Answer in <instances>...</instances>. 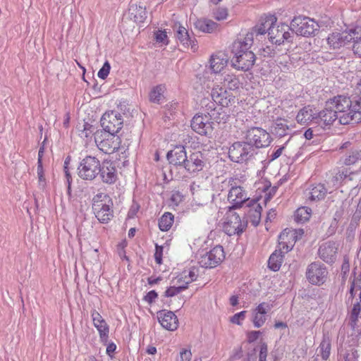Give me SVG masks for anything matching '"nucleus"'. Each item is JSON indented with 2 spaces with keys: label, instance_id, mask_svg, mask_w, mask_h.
Returning <instances> with one entry per match:
<instances>
[{
  "label": "nucleus",
  "instance_id": "1",
  "mask_svg": "<svg viewBox=\"0 0 361 361\" xmlns=\"http://www.w3.org/2000/svg\"><path fill=\"white\" fill-rule=\"evenodd\" d=\"M264 25V24H260V26L255 25L243 38L240 37L235 40L230 47L233 56H236L238 54L243 56L247 52H253L251 48L254 43V36L266 33Z\"/></svg>",
  "mask_w": 361,
  "mask_h": 361
},
{
  "label": "nucleus",
  "instance_id": "2",
  "mask_svg": "<svg viewBox=\"0 0 361 361\" xmlns=\"http://www.w3.org/2000/svg\"><path fill=\"white\" fill-rule=\"evenodd\" d=\"M92 210L102 224H107L114 216L113 201L104 193L97 194L92 198Z\"/></svg>",
  "mask_w": 361,
  "mask_h": 361
},
{
  "label": "nucleus",
  "instance_id": "3",
  "mask_svg": "<svg viewBox=\"0 0 361 361\" xmlns=\"http://www.w3.org/2000/svg\"><path fill=\"white\" fill-rule=\"evenodd\" d=\"M345 29L341 32H333L328 38V44L334 49H339L351 42L354 38L361 36V26L354 24H344Z\"/></svg>",
  "mask_w": 361,
  "mask_h": 361
},
{
  "label": "nucleus",
  "instance_id": "4",
  "mask_svg": "<svg viewBox=\"0 0 361 361\" xmlns=\"http://www.w3.org/2000/svg\"><path fill=\"white\" fill-rule=\"evenodd\" d=\"M257 154L255 147H252L246 140L235 142L228 149L229 159L238 164L248 161Z\"/></svg>",
  "mask_w": 361,
  "mask_h": 361
},
{
  "label": "nucleus",
  "instance_id": "5",
  "mask_svg": "<svg viewBox=\"0 0 361 361\" xmlns=\"http://www.w3.org/2000/svg\"><path fill=\"white\" fill-rule=\"evenodd\" d=\"M100 161L95 157L86 156L78 166V175L82 180H92L99 173Z\"/></svg>",
  "mask_w": 361,
  "mask_h": 361
},
{
  "label": "nucleus",
  "instance_id": "6",
  "mask_svg": "<svg viewBox=\"0 0 361 361\" xmlns=\"http://www.w3.org/2000/svg\"><path fill=\"white\" fill-rule=\"evenodd\" d=\"M245 140L252 147H255V150L257 151L269 146L272 138L266 130L260 127H251L245 133Z\"/></svg>",
  "mask_w": 361,
  "mask_h": 361
},
{
  "label": "nucleus",
  "instance_id": "7",
  "mask_svg": "<svg viewBox=\"0 0 361 361\" xmlns=\"http://www.w3.org/2000/svg\"><path fill=\"white\" fill-rule=\"evenodd\" d=\"M238 179L231 178L228 180V186L230 190L228 194V201L231 204V206L228 207L231 209H240L243 207L244 203L249 202L250 198L247 197L246 191L243 187L238 185Z\"/></svg>",
  "mask_w": 361,
  "mask_h": 361
},
{
  "label": "nucleus",
  "instance_id": "8",
  "mask_svg": "<svg viewBox=\"0 0 361 361\" xmlns=\"http://www.w3.org/2000/svg\"><path fill=\"white\" fill-rule=\"evenodd\" d=\"M234 209L228 208L226 221L223 226L224 231L228 235H240L247 226V221L242 220Z\"/></svg>",
  "mask_w": 361,
  "mask_h": 361
},
{
  "label": "nucleus",
  "instance_id": "9",
  "mask_svg": "<svg viewBox=\"0 0 361 361\" xmlns=\"http://www.w3.org/2000/svg\"><path fill=\"white\" fill-rule=\"evenodd\" d=\"M94 140L99 149L105 154L114 153L120 148L121 138L116 134L97 130Z\"/></svg>",
  "mask_w": 361,
  "mask_h": 361
},
{
  "label": "nucleus",
  "instance_id": "10",
  "mask_svg": "<svg viewBox=\"0 0 361 361\" xmlns=\"http://www.w3.org/2000/svg\"><path fill=\"white\" fill-rule=\"evenodd\" d=\"M328 271L326 266L319 262H314L307 267L305 276L310 283L314 286L323 285L327 279Z\"/></svg>",
  "mask_w": 361,
  "mask_h": 361
},
{
  "label": "nucleus",
  "instance_id": "11",
  "mask_svg": "<svg viewBox=\"0 0 361 361\" xmlns=\"http://www.w3.org/2000/svg\"><path fill=\"white\" fill-rule=\"evenodd\" d=\"M101 126L105 133L117 134L123 128V119L117 112L111 111L105 113L101 118Z\"/></svg>",
  "mask_w": 361,
  "mask_h": 361
},
{
  "label": "nucleus",
  "instance_id": "12",
  "mask_svg": "<svg viewBox=\"0 0 361 361\" xmlns=\"http://www.w3.org/2000/svg\"><path fill=\"white\" fill-rule=\"evenodd\" d=\"M224 258L225 254L223 247L217 245L204 255H201L198 262L202 267L212 269L217 267Z\"/></svg>",
  "mask_w": 361,
  "mask_h": 361
},
{
  "label": "nucleus",
  "instance_id": "13",
  "mask_svg": "<svg viewBox=\"0 0 361 361\" xmlns=\"http://www.w3.org/2000/svg\"><path fill=\"white\" fill-rule=\"evenodd\" d=\"M190 126L195 133L207 137H210L214 130L213 122L207 115H203V114L194 116Z\"/></svg>",
  "mask_w": 361,
  "mask_h": 361
},
{
  "label": "nucleus",
  "instance_id": "14",
  "mask_svg": "<svg viewBox=\"0 0 361 361\" xmlns=\"http://www.w3.org/2000/svg\"><path fill=\"white\" fill-rule=\"evenodd\" d=\"M206 160V157L202 152H193L189 156L187 155L183 169L190 174L196 173L204 169Z\"/></svg>",
  "mask_w": 361,
  "mask_h": 361
},
{
  "label": "nucleus",
  "instance_id": "15",
  "mask_svg": "<svg viewBox=\"0 0 361 361\" xmlns=\"http://www.w3.org/2000/svg\"><path fill=\"white\" fill-rule=\"evenodd\" d=\"M331 104L332 102L326 101L324 108L317 112L316 124L323 128H329L336 119L339 120L340 115L336 114L331 106Z\"/></svg>",
  "mask_w": 361,
  "mask_h": 361
},
{
  "label": "nucleus",
  "instance_id": "16",
  "mask_svg": "<svg viewBox=\"0 0 361 361\" xmlns=\"http://www.w3.org/2000/svg\"><path fill=\"white\" fill-rule=\"evenodd\" d=\"M99 171V175L104 183L111 185L118 180V170L114 161L106 159L104 160L101 163Z\"/></svg>",
  "mask_w": 361,
  "mask_h": 361
},
{
  "label": "nucleus",
  "instance_id": "17",
  "mask_svg": "<svg viewBox=\"0 0 361 361\" xmlns=\"http://www.w3.org/2000/svg\"><path fill=\"white\" fill-rule=\"evenodd\" d=\"M187 157L185 147L183 145H176L166 154V159L170 166L183 169Z\"/></svg>",
  "mask_w": 361,
  "mask_h": 361
},
{
  "label": "nucleus",
  "instance_id": "18",
  "mask_svg": "<svg viewBox=\"0 0 361 361\" xmlns=\"http://www.w3.org/2000/svg\"><path fill=\"white\" fill-rule=\"evenodd\" d=\"M256 56L254 52H247L241 56L238 54L231 58V62L233 68L243 71H250L255 65Z\"/></svg>",
  "mask_w": 361,
  "mask_h": 361
},
{
  "label": "nucleus",
  "instance_id": "19",
  "mask_svg": "<svg viewBox=\"0 0 361 361\" xmlns=\"http://www.w3.org/2000/svg\"><path fill=\"white\" fill-rule=\"evenodd\" d=\"M258 199H253L249 201L244 207V214L246 216L245 221H250L255 226H257L260 222L262 208L257 203Z\"/></svg>",
  "mask_w": 361,
  "mask_h": 361
},
{
  "label": "nucleus",
  "instance_id": "20",
  "mask_svg": "<svg viewBox=\"0 0 361 361\" xmlns=\"http://www.w3.org/2000/svg\"><path fill=\"white\" fill-rule=\"evenodd\" d=\"M338 247L334 241H327L320 245L318 255L321 259L327 264H333L336 259Z\"/></svg>",
  "mask_w": 361,
  "mask_h": 361
},
{
  "label": "nucleus",
  "instance_id": "21",
  "mask_svg": "<svg viewBox=\"0 0 361 361\" xmlns=\"http://www.w3.org/2000/svg\"><path fill=\"white\" fill-rule=\"evenodd\" d=\"M211 96L214 102L222 107H227L235 102V97L219 85L212 88Z\"/></svg>",
  "mask_w": 361,
  "mask_h": 361
},
{
  "label": "nucleus",
  "instance_id": "22",
  "mask_svg": "<svg viewBox=\"0 0 361 361\" xmlns=\"http://www.w3.org/2000/svg\"><path fill=\"white\" fill-rule=\"evenodd\" d=\"M328 102H332L331 106L334 109L338 115L347 114L353 109L352 101L348 97L338 95L332 99L327 100Z\"/></svg>",
  "mask_w": 361,
  "mask_h": 361
},
{
  "label": "nucleus",
  "instance_id": "23",
  "mask_svg": "<svg viewBox=\"0 0 361 361\" xmlns=\"http://www.w3.org/2000/svg\"><path fill=\"white\" fill-rule=\"evenodd\" d=\"M157 319L161 325L169 331H174L178 328V319L172 311L166 310L158 311Z\"/></svg>",
  "mask_w": 361,
  "mask_h": 361
},
{
  "label": "nucleus",
  "instance_id": "24",
  "mask_svg": "<svg viewBox=\"0 0 361 361\" xmlns=\"http://www.w3.org/2000/svg\"><path fill=\"white\" fill-rule=\"evenodd\" d=\"M319 28V24H290V29L293 32L305 37L315 36Z\"/></svg>",
  "mask_w": 361,
  "mask_h": 361
},
{
  "label": "nucleus",
  "instance_id": "25",
  "mask_svg": "<svg viewBox=\"0 0 361 361\" xmlns=\"http://www.w3.org/2000/svg\"><path fill=\"white\" fill-rule=\"evenodd\" d=\"M123 18L133 23H144L147 18L146 9L142 6L133 4L124 14Z\"/></svg>",
  "mask_w": 361,
  "mask_h": 361
},
{
  "label": "nucleus",
  "instance_id": "26",
  "mask_svg": "<svg viewBox=\"0 0 361 361\" xmlns=\"http://www.w3.org/2000/svg\"><path fill=\"white\" fill-rule=\"evenodd\" d=\"M270 27L267 30L268 37L269 41L273 44L280 45L283 44L282 33L283 27L286 25L290 28L288 24H270Z\"/></svg>",
  "mask_w": 361,
  "mask_h": 361
},
{
  "label": "nucleus",
  "instance_id": "27",
  "mask_svg": "<svg viewBox=\"0 0 361 361\" xmlns=\"http://www.w3.org/2000/svg\"><path fill=\"white\" fill-rule=\"evenodd\" d=\"M317 111L311 106L308 105L300 110L296 116V120L299 123H306L312 122L316 124L315 118L317 117Z\"/></svg>",
  "mask_w": 361,
  "mask_h": 361
},
{
  "label": "nucleus",
  "instance_id": "28",
  "mask_svg": "<svg viewBox=\"0 0 361 361\" xmlns=\"http://www.w3.org/2000/svg\"><path fill=\"white\" fill-rule=\"evenodd\" d=\"M353 122L355 123L361 122V110L355 104L353 109L347 114L340 115L339 123L341 125H348Z\"/></svg>",
  "mask_w": 361,
  "mask_h": 361
},
{
  "label": "nucleus",
  "instance_id": "29",
  "mask_svg": "<svg viewBox=\"0 0 361 361\" xmlns=\"http://www.w3.org/2000/svg\"><path fill=\"white\" fill-rule=\"evenodd\" d=\"M176 37L183 47H190L192 49H195V39L190 37L188 30L185 27L182 26L181 24H180L178 30L177 31Z\"/></svg>",
  "mask_w": 361,
  "mask_h": 361
},
{
  "label": "nucleus",
  "instance_id": "30",
  "mask_svg": "<svg viewBox=\"0 0 361 361\" xmlns=\"http://www.w3.org/2000/svg\"><path fill=\"white\" fill-rule=\"evenodd\" d=\"M210 68L212 71L215 73H219L221 70L226 66L228 63V59L226 58V56L223 53H219L218 54L212 55L211 56L210 61Z\"/></svg>",
  "mask_w": 361,
  "mask_h": 361
},
{
  "label": "nucleus",
  "instance_id": "31",
  "mask_svg": "<svg viewBox=\"0 0 361 361\" xmlns=\"http://www.w3.org/2000/svg\"><path fill=\"white\" fill-rule=\"evenodd\" d=\"M288 121L281 118H278L271 126V133L280 137L287 135L289 128Z\"/></svg>",
  "mask_w": 361,
  "mask_h": 361
},
{
  "label": "nucleus",
  "instance_id": "32",
  "mask_svg": "<svg viewBox=\"0 0 361 361\" xmlns=\"http://www.w3.org/2000/svg\"><path fill=\"white\" fill-rule=\"evenodd\" d=\"M284 256L280 250H275L269 258L268 267L273 271H279L283 262Z\"/></svg>",
  "mask_w": 361,
  "mask_h": 361
},
{
  "label": "nucleus",
  "instance_id": "33",
  "mask_svg": "<svg viewBox=\"0 0 361 361\" xmlns=\"http://www.w3.org/2000/svg\"><path fill=\"white\" fill-rule=\"evenodd\" d=\"M328 190L325 188L324 184L319 183L316 185H312L310 192H309L308 200L310 201H319L326 197Z\"/></svg>",
  "mask_w": 361,
  "mask_h": 361
},
{
  "label": "nucleus",
  "instance_id": "34",
  "mask_svg": "<svg viewBox=\"0 0 361 361\" xmlns=\"http://www.w3.org/2000/svg\"><path fill=\"white\" fill-rule=\"evenodd\" d=\"M94 326L98 331L101 342L103 344H106V343H108L109 334V326L106 322L102 321V322H99V323H95Z\"/></svg>",
  "mask_w": 361,
  "mask_h": 361
},
{
  "label": "nucleus",
  "instance_id": "35",
  "mask_svg": "<svg viewBox=\"0 0 361 361\" xmlns=\"http://www.w3.org/2000/svg\"><path fill=\"white\" fill-rule=\"evenodd\" d=\"M353 173L349 172L348 169H344L338 171L334 176H332L329 182V184H332L333 187L338 188L341 185L342 182L350 176Z\"/></svg>",
  "mask_w": 361,
  "mask_h": 361
},
{
  "label": "nucleus",
  "instance_id": "36",
  "mask_svg": "<svg viewBox=\"0 0 361 361\" xmlns=\"http://www.w3.org/2000/svg\"><path fill=\"white\" fill-rule=\"evenodd\" d=\"M361 159V151L357 149H351L343 157V164L345 166H350L356 164Z\"/></svg>",
  "mask_w": 361,
  "mask_h": 361
},
{
  "label": "nucleus",
  "instance_id": "37",
  "mask_svg": "<svg viewBox=\"0 0 361 361\" xmlns=\"http://www.w3.org/2000/svg\"><path fill=\"white\" fill-rule=\"evenodd\" d=\"M311 209L303 207L298 208L294 214V220L297 223H304L309 220L311 216Z\"/></svg>",
  "mask_w": 361,
  "mask_h": 361
},
{
  "label": "nucleus",
  "instance_id": "38",
  "mask_svg": "<svg viewBox=\"0 0 361 361\" xmlns=\"http://www.w3.org/2000/svg\"><path fill=\"white\" fill-rule=\"evenodd\" d=\"M173 215L170 212H165L159 220V227L162 231H169L173 223Z\"/></svg>",
  "mask_w": 361,
  "mask_h": 361
},
{
  "label": "nucleus",
  "instance_id": "39",
  "mask_svg": "<svg viewBox=\"0 0 361 361\" xmlns=\"http://www.w3.org/2000/svg\"><path fill=\"white\" fill-rule=\"evenodd\" d=\"M209 118L210 120H213L219 123H226L229 118V115L224 111V107L221 106L218 109L216 108L210 114Z\"/></svg>",
  "mask_w": 361,
  "mask_h": 361
},
{
  "label": "nucleus",
  "instance_id": "40",
  "mask_svg": "<svg viewBox=\"0 0 361 361\" xmlns=\"http://www.w3.org/2000/svg\"><path fill=\"white\" fill-rule=\"evenodd\" d=\"M319 352L323 360H327L330 355L331 341L328 336H324L319 346Z\"/></svg>",
  "mask_w": 361,
  "mask_h": 361
},
{
  "label": "nucleus",
  "instance_id": "41",
  "mask_svg": "<svg viewBox=\"0 0 361 361\" xmlns=\"http://www.w3.org/2000/svg\"><path fill=\"white\" fill-rule=\"evenodd\" d=\"M224 85L230 90H235L240 87L239 79L233 74H226L224 78Z\"/></svg>",
  "mask_w": 361,
  "mask_h": 361
},
{
  "label": "nucleus",
  "instance_id": "42",
  "mask_svg": "<svg viewBox=\"0 0 361 361\" xmlns=\"http://www.w3.org/2000/svg\"><path fill=\"white\" fill-rule=\"evenodd\" d=\"M216 103L213 99H209V98H204L201 100L200 105L202 109L203 115L206 114L208 116L214 111V110L216 108Z\"/></svg>",
  "mask_w": 361,
  "mask_h": 361
},
{
  "label": "nucleus",
  "instance_id": "43",
  "mask_svg": "<svg viewBox=\"0 0 361 361\" xmlns=\"http://www.w3.org/2000/svg\"><path fill=\"white\" fill-rule=\"evenodd\" d=\"M303 234H304V230L302 228L295 229V230L290 231L288 233H286V231H284L283 233H281L280 234L279 238H280V240H284L285 239L284 237H285V235H286V237L289 236L290 239L296 242L297 240H300L302 238Z\"/></svg>",
  "mask_w": 361,
  "mask_h": 361
},
{
  "label": "nucleus",
  "instance_id": "44",
  "mask_svg": "<svg viewBox=\"0 0 361 361\" xmlns=\"http://www.w3.org/2000/svg\"><path fill=\"white\" fill-rule=\"evenodd\" d=\"M360 302H357L355 304H354L353 307L351 311L350 317V321H349V325L354 329L355 326L357 325V322L358 320V316L361 312V305Z\"/></svg>",
  "mask_w": 361,
  "mask_h": 361
},
{
  "label": "nucleus",
  "instance_id": "45",
  "mask_svg": "<svg viewBox=\"0 0 361 361\" xmlns=\"http://www.w3.org/2000/svg\"><path fill=\"white\" fill-rule=\"evenodd\" d=\"M37 177L39 182V187L42 189H44L47 185L46 179L44 177V173L42 166V159L39 156L37 159Z\"/></svg>",
  "mask_w": 361,
  "mask_h": 361
},
{
  "label": "nucleus",
  "instance_id": "46",
  "mask_svg": "<svg viewBox=\"0 0 361 361\" xmlns=\"http://www.w3.org/2000/svg\"><path fill=\"white\" fill-rule=\"evenodd\" d=\"M187 288L188 286L183 284L179 285L178 286H170L166 290L164 295L166 298L173 297Z\"/></svg>",
  "mask_w": 361,
  "mask_h": 361
},
{
  "label": "nucleus",
  "instance_id": "47",
  "mask_svg": "<svg viewBox=\"0 0 361 361\" xmlns=\"http://www.w3.org/2000/svg\"><path fill=\"white\" fill-rule=\"evenodd\" d=\"M200 31L213 33L219 30V24H195Z\"/></svg>",
  "mask_w": 361,
  "mask_h": 361
},
{
  "label": "nucleus",
  "instance_id": "48",
  "mask_svg": "<svg viewBox=\"0 0 361 361\" xmlns=\"http://www.w3.org/2000/svg\"><path fill=\"white\" fill-rule=\"evenodd\" d=\"M154 39L157 44L161 45H168L169 40L166 35V30H158L154 32Z\"/></svg>",
  "mask_w": 361,
  "mask_h": 361
},
{
  "label": "nucleus",
  "instance_id": "49",
  "mask_svg": "<svg viewBox=\"0 0 361 361\" xmlns=\"http://www.w3.org/2000/svg\"><path fill=\"white\" fill-rule=\"evenodd\" d=\"M161 85H157L156 87H153L149 92V101L154 103H159L161 99Z\"/></svg>",
  "mask_w": 361,
  "mask_h": 361
},
{
  "label": "nucleus",
  "instance_id": "50",
  "mask_svg": "<svg viewBox=\"0 0 361 361\" xmlns=\"http://www.w3.org/2000/svg\"><path fill=\"white\" fill-rule=\"evenodd\" d=\"M281 20H285V21H290V23H297L298 21H302V20H313L312 19L310 18L309 17H307L303 15H295L293 17H292L290 15H288V13H286L284 14V16L281 17L280 18Z\"/></svg>",
  "mask_w": 361,
  "mask_h": 361
},
{
  "label": "nucleus",
  "instance_id": "51",
  "mask_svg": "<svg viewBox=\"0 0 361 361\" xmlns=\"http://www.w3.org/2000/svg\"><path fill=\"white\" fill-rule=\"evenodd\" d=\"M259 54L263 57H273L275 55L276 50L274 46H266L259 49Z\"/></svg>",
  "mask_w": 361,
  "mask_h": 361
},
{
  "label": "nucleus",
  "instance_id": "52",
  "mask_svg": "<svg viewBox=\"0 0 361 361\" xmlns=\"http://www.w3.org/2000/svg\"><path fill=\"white\" fill-rule=\"evenodd\" d=\"M111 66L109 61H105L102 67L99 71L97 75L99 78L104 80L107 78L109 74Z\"/></svg>",
  "mask_w": 361,
  "mask_h": 361
},
{
  "label": "nucleus",
  "instance_id": "53",
  "mask_svg": "<svg viewBox=\"0 0 361 361\" xmlns=\"http://www.w3.org/2000/svg\"><path fill=\"white\" fill-rule=\"evenodd\" d=\"M228 11L226 8H218L214 11V17L216 20H223L226 18Z\"/></svg>",
  "mask_w": 361,
  "mask_h": 361
},
{
  "label": "nucleus",
  "instance_id": "54",
  "mask_svg": "<svg viewBox=\"0 0 361 361\" xmlns=\"http://www.w3.org/2000/svg\"><path fill=\"white\" fill-rule=\"evenodd\" d=\"M266 321V316L258 314H253V324L255 327L259 328L261 327Z\"/></svg>",
  "mask_w": 361,
  "mask_h": 361
},
{
  "label": "nucleus",
  "instance_id": "55",
  "mask_svg": "<svg viewBox=\"0 0 361 361\" xmlns=\"http://www.w3.org/2000/svg\"><path fill=\"white\" fill-rule=\"evenodd\" d=\"M162 255H163V247L159 245L158 244H156L155 245L154 259L157 264H162Z\"/></svg>",
  "mask_w": 361,
  "mask_h": 361
},
{
  "label": "nucleus",
  "instance_id": "56",
  "mask_svg": "<svg viewBox=\"0 0 361 361\" xmlns=\"http://www.w3.org/2000/svg\"><path fill=\"white\" fill-rule=\"evenodd\" d=\"M246 313V311H241L240 312L235 314L231 318V322L233 324H236L238 325L241 324V321L244 320Z\"/></svg>",
  "mask_w": 361,
  "mask_h": 361
},
{
  "label": "nucleus",
  "instance_id": "57",
  "mask_svg": "<svg viewBox=\"0 0 361 361\" xmlns=\"http://www.w3.org/2000/svg\"><path fill=\"white\" fill-rule=\"evenodd\" d=\"M352 41H353V50L354 54L361 57V35L360 37L354 38Z\"/></svg>",
  "mask_w": 361,
  "mask_h": 361
},
{
  "label": "nucleus",
  "instance_id": "58",
  "mask_svg": "<svg viewBox=\"0 0 361 361\" xmlns=\"http://www.w3.org/2000/svg\"><path fill=\"white\" fill-rule=\"evenodd\" d=\"M278 18L274 14H263L261 16L259 21L261 23H276Z\"/></svg>",
  "mask_w": 361,
  "mask_h": 361
},
{
  "label": "nucleus",
  "instance_id": "59",
  "mask_svg": "<svg viewBox=\"0 0 361 361\" xmlns=\"http://www.w3.org/2000/svg\"><path fill=\"white\" fill-rule=\"evenodd\" d=\"M195 269L192 268L190 271L188 272V275H186V271H184L183 274H185L184 279H186L188 276L189 277V280L186 281L185 283L183 285H187L188 286V284L190 283L192 281H195L197 280V274L195 271Z\"/></svg>",
  "mask_w": 361,
  "mask_h": 361
},
{
  "label": "nucleus",
  "instance_id": "60",
  "mask_svg": "<svg viewBox=\"0 0 361 361\" xmlns=\"http://www.w3.org/2000/svg\"><path fill=\"white\" fill-rule=\"evenodd\" d=\"M157 297L158 293L154 290H152L148 292L147 295L144 296L143 300L149 305H151L154 302L155 299L157 298Z\"/></svg>",
  "mask_w": 361,
  "mask_h": 361
},
{
  "label": "nucleus",
  "instance_id": "61",
  "mask_svg": "<svg viewBox=\"0 0 361 361\" xmlns=\"http://www.w3.org/2000/svg\"><path fill=\"white\" fill-rule=\"evenodd\" d=\"M267 352V345L265 343H262L260 345L259 361H266Z\"/></svg>",
  "mask_w": 361,
  "mask_h": 361
},
{
  "label": "nucleus",
  "instance_id": "62",
  "mask_svg": "<svg viewBox=\"0 0 361 361\" xmlns=\"http://www.w3.org/2000/svg\"><path fill=\"white\" fill-rule=\"evenodd\" d=\"M192 357V353L190 350L183 349L180 352V361H190Z\"/></svg>",
  "mask_w": 361,
  "mask_h": 361
},
{
  "label": "nucleus",
  "instance_id": "63",
  "mask_svg": "<svg viewBox=\"0 0 361 361\" xmlns=\"http://www.w3.org/2000/svg\"><path fill=\"white\" fill-rule=\"evenodd\" d=\"M261 331H252L247 334V342L251 343L255 342L258 339L259 335L261 334Z\"/></svg>",
  "mask_w": 361,
  "mask_h": 361
},
{
  "label": "nucleus",
  "instance_id": "64",
  "mask_svg": "<svg viewBox=\"0 0 361 361\" xmlns=\"http://www.w3.org/2000/svg\"><path fill=\"white\" fill-rule=\"evenodd\" d=\"M91 317L92 319L93 324L99 323V322L105 321L102 315L94 309L91 310Z\"/></svg>",
  "mask_w": 361,
  "mask_h": 361
}]
</instances>
